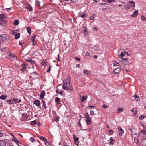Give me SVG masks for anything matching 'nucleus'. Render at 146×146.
<instances>
[{"label": "nucleus", "instance_id": "nucleus-60", "mask_svg": "<svg viewBox=\"0 0 146 146\" xmlns=\"http://www.w3.org/2000/svg\"><path fill=\"white\" fill-rule=\"evenodd\" d=\"M59 117H56L55 121H59Z\"/></svg>", "mask_w": 146, "mask_h": 146}, {"label": "nucleus", "instance_id": "nucleus-56", "mask_svg": "<svg viewBox=\"0 0 146 146\" xmlns=\"http://www.w3.org/2000/svg\"><path fill=\"white\" fill-rule=\"evenodd\" d=\"M30 140L32 142H33L35 141V139L33 137H31L30 139Z\"/></svg>", "mask_w": 146, "mask_h": 146}, {"label": "nucleus", "instance_id": "nucleus-14", "mask_svg": "<svg viewBox=\"0 0 146 146\" xmlns=\"http://www.w3.org/2000/svg\"><path fill=\"white\" fill-rule=\"evenodd\" d=\"M6 143L4 141L2 140H0V146H6Z\"/></svg>", "mask_w": 146, "mask_h": 146}, {"label": "nucleus", "instance_id": "nucleus-7", "mask_svg": "<svg viewBox=\"0 0 146 146\" xmlns=\"http://www.w3.org/2000/svg\"><path fill=\"white\" fill-rule=\"evenodd\" d=\"M34 104L38 107L40 105V101L38 100H35L34 102Z\"/></svg>", "mask_w": 146, "mask_h": 146}, {"label": "nucleus", "instance_id": "nucleus-61", "mask_svg": "<svg viewBox=\"0 0 146 146\" xmlns=\"http://www.w3.org/2000/svg\"><path fill=\"white\" fill-rule=\"evenodd\" d=\"M85 55H86L87 56H90L89 53L88 52H86Z\"/></svg>", "mask_w": 146, "mask_h": 146}, {"label": "nucleus", "instance_id": "nucleus-34", "mask_svg": "<svg viewBox=\"0 0 146 146\" xmlns=\"http://www.w3.org/2000/svg\"><path fill=\"white\" fill-rule=\"evenodd\" d=\"M128 61V60L127 58H122L121 60V62L123 63H124L127 62Z\"/></svg>", "mask_w": 146, "mask_h": 146}, {"label": "nucleus", "instance_id": "nucleus-21", "mask_svg": "<svg viewBox=\"0 0 146 146\" xmlns=\"http://www.w3.org/2000/svg\"><path fill=\"white\" fill-rule=\"evenodd\" d=\"M87 98V96H82V100H81V102H83L84 101H85L86 99Z\"/></svg>", "mask_w": 146, "mask_h": 146}, {"label": "nucleus", "instance_id": "nucleus-64", "mask_svg": "<svg viewBox=\"0 0 146 146\" xmlns=\"http://www.w3.org/2000/svg\"><path fill=\"white\" fill-rule=\"evenodd\" d=\"M90 18L91 20H93L94 18V17L92 16L90 17Z\"/></svg>", "mask_w": 146, "mask_h": 146}, {"label": "nucleus", "instance_id": "nucleus-11", "mask_svg": "<svg viewBox=\"0 0 146 146\" xmlns=\"http://www.w3.org/2000/svg\"><path fill=\"white\" fill-rule=\"evenodd\" d=\"M138 11H135L133 13V14L131 15V16L132 17H136L138 15Z\"/></svg>", "mask_w": 146, "mask_h": 146}, {"label": "nucleus", "instance_id": "nucleus-13", "mask_svg": "<svg viewBox=\"0 0 146 146\" xmlns=\"http://www.w3.org/2000/svg\"><path fill=\"white\" fill-rule=\"evenodd\" d=\"M120 71V69L119 68H117L114 70L113 72L115 74L118 73Z\"/></svg>", "mask_w": 146, "mask_h": 146}, {"label": "nucleus", "instance_id": "nucleus-37", "mask_svg": "<svg viewBox=\"0 0 146 146\" xmlns=\"http://www.w3.org/2000/svg\"><path fill=\"white\" fill-rule=\"evenodd\" d=\"M13 100L14 102H16L17 103H19L21 101V100H19L18 98H15L14 99H13Z\"/></svg>", "mask_w": 146, "mask_h": 146}, {"label": "nucleus", "instance_id": "nucleus-24", "mask_svg": "<svg viewBox=\"0 0 146 146\" xmlns=\"http://www.w3.org/2000/svg\"><path fill=\"white\" fill-rule=\"evenodd\" d=\"M84 34L85 36H87L88 35V33L87 31V29L85 27H84Z\"/></svg>", "mask_w": 146, "mask_h": 146}, {"label": "nucleus", "instance_id": "nucleus-2", "mask_svg": "<svg viewBox=\"0 0 146 146\" xmlns=\"http://www.w3.org/2000/svg\"><path fill=\"white\" fill-rule=\"evenodd\" d=\"M9 39V37L7 35L5 34L0 35V42L5 41H8Z\"/></svg>", "mask_w": 146, "mask_h": 146}, {"label": "nucleus", "instance_id": "nucleus-18", "mask_svg": "<svg viewBox=\"0 0 146 146\" xmlns=\"http://www.w3.org/2000/svg\"><path fill=\"white\" fill-rule=\"evenodd\" d=\"M67 82L66 83H67V84L70 85V77L68 76H67L66 79Z\"/></svg>", "mask_w": 146, "mask_h": 146}, {"label": "nucleus", "instance_id": "nucleus-53", "mask_svg": "<svg viewBox=\"0 0 146 146\" xmlns=\"http://www.w3.org/2000/svg\"><path fill=\"white\" fill-rule=\"evenodd\" d=\"M16 33V32H15V31H12L11 32V34L13 35H15Z\"/></svg>", "mask_w": 146, "mask_h": 146}, {"label": "nucleus", "instance_id": "nucleus-59", "mask_svg": "<svg viewBox=\"0 0 146 146\" xmlns=\"http://www.w3.org/2000/svg\"><path fill=\"white\" fill-rule=\"evenodd\" d=\"M50 70H51L50 66L49 68L47 70V72H48L49 73L50 72Z\"/></svg>", "mask_w": 146, "mask_h": 146}, {"label": "nucleus", "instance_id": "nucleus-32", "mask_svg": "<svg viewBox=\"0 0 146 146\" xmlns=\"http://www.w3.org/2000/svg\"><path fill=\"white\" fill-rule=\"evenodd\" d=\"M36 124H37V122L35 120L32 121L31 122V124L32 125H36Z\"/></svg>", "mask_w": 146, "mask_h": 146}, {"label": "nucleus", "instance_id": "nucleus-58", "mask_svg": "<svg viewBox=\"0 0 146 146\" xmlns=\"http://www.w3.org/2000/svg\"><path fill=\"white\" fill-rule=\"evenodd\" d=\"M14 103V102L13 100H10L9 104H13V103Z\"/></svg>", "mask_w": 146, "mask_h": 146}, {"label": "nucleus", "instance_id": "nucleus-8", "mask_svg": "<svg viewBox=\"0 0 146 146\" xmlns=\"http://www.w3.org/2000/svg\"><path fill=\"white\" fill-rule=\"evenodd\" d=\"M118 129L119 131V133L120 135H122L124 134V131L120 127H118Z\"/></svg>", "mask_w": 146, "mask_h": 146}, {"label": "nucleus", "instance_id": "nucleus-52", "mask_svg": "<svg viewBox=\"0 0 146 146\" xmlns=\"http://www.w3.org/2000/svg\"><path fill=\"white\" fill-rule=\"evenodd\" d=\"M27 7L28 9L30 11H31L32 10V8L29 5H28V6Z\"/></svg>", "mask_w": 146, "mask_h": 146}, {"label": "nucleus", "instance_id": "nucleus-5", "mask_svg": "<svg viewBox=\"0 0 146 146\" xmlns=\"http://www.w3.org/2000/svg\"><path fill=\"white\" fill-rule=\"evenodd\" d=\"M73 139H74V141L75 144L77 146H78L79 143L78 140H79L78 138L76 137L75 135H73Z\"/></svg>", "mask_w": 146, "mask_h": 146}, {"label": "nucleus", "instance_id": "nucleus-3", "mask_svg": "<svg viewBox=\"0 0 146 146\" xmlns=\"http://www.w3.org/2000/svg\"><path fill=\"white\" fill-rule=\"evenodd\" d=\"M130 130L131 132V135L132 137L134 135L136 134V129L135 127H131L130 129Z\"/></svg>", "mask_w": 146, "mask_h": 146}, {"label": "nucleus", "instance_id": "nucleus-23", "mask_svg": "<svg viewBox=\"0 0 146 146\" xmlns=\"http://www.w3.org/2000/svg\"><path fill=\"white\" fill-rule=\"evenodd\" d=\"M45 91H43L40 94V97L41 98H43L45 95Z\"/></svg>", "mask_w": 146, "mask_h": 146}, {"label": "nucleus", "instance_id": "nucleus-15", "mask_svg": "<svg viewBox=\"0 0 146 146\" xmlns=\"http://www.w3.org/2000/svg\"><path fill=\"white\" fill-rule=\"evenodd\" d=\"M83 72L85 74L89 75L91 74V72L86 70H83Z\"/></svg>", "mask_w": 146, "mask_h": 146}, {"label": "nucleus", "instance_id": "nucleus-9", "mask_svg": "<svg viewBox=\"0 0 146 146\" xmlns=\"http://www.w3.org/2000/svg\"><path fill=\"white\" fill-rule=\"evenodd\" d=\"M11 139L12 141L15 142L18 145L20 143V142L19 140L17 139V138L15 137L13 138H12Z\"/></svg>", "mask_w": 146, "mask_h": 146}, {"label": "nucleus", "instance_id": "nucleus-50", "mask_svg": "<svg viewBox=\"0 0 146 146\" xmlns=\"http://www.w3.org/2000/svg\"><path fill=\"white\" fill-rule=\"evenodd\" d=\"M135 142L136 143H139V141L138 139L135 137L134 138Z\"/></svg>", "mask_w": 146, "mask_h": 146}, {"label": "nucleus", "instance_id": "nucleus-39", "mask_svg": "<svg viewBox=\"0 0 146 146\" xmlns=\"http://www.w3.org/2000/svg\"><path fill=\"white\" fill-rule=\"evenodd\" d=\"M119 64L117 62L114 61L113 63V65L114 66H119Z\"/></svg>", "mask_w": 146, "mask_h": 146}, {"label": "nucleus", "instance_id": "nucleus-51", "mask_svg": "<svg viewBox=\"0 0 146 146\" xmlns=\"http://www.w3.org/2000/svg\"><path fill=\"white\" fill-rule=\"evenodd\" d=\"M93 49L95 51L97 50H98V48L96 46H95L94 47H93Z\"/></svg>", "mask_w": 146, "mask_h": 146}, {"label": "nucleus", "instance_id": "nucleus-31", "mask_svg": "<svg viewBox=\"0 0 146 146\" xmlns=\"http://www.w3.org/2000/svg\"><path fill=\"white\" fill-rule=\"evenodd\" d=\"M27 30L29 34L30 35L31 34V30L30 27H28L27 28Z\"/></svg>", "mask_w": 146, "mask_h": 146}, {"label": "nucleus", "instance_id": "nucleus-55", "mask_svg": "<svg viewBox=\"0 0 146 146\" xmlns=\"http://www.w3.org/2000/svg\"><path fill=\"white\" fill-rule=\"evenodd\" d=\"M109 132L111 134H112L113 133V130H109Z\"/></svg>", "mask_w": 146, "mask_h": 146}, {"label": "nucleus", "instance_id": "nucleus-54", "mask_svg": "<svg viewBox=\"0 0 146 146\" xmlns=\"http://www.w3.org/2000/svg\"><path fill=\"white\" fill-rule=\"evenodd\" d=\"M36 3L38 5H39L40 4V2L38 0H36Z\"/></svg>", "mask_w": 146, "mask_h": 146}, {"label": "nucleus", "instance_id": "nucleus-47", "mask_svg": "<svg viewBox=\"0 0 146 146\" xmlns=\"http://www.w3.org/2000/svg\"><path fill=\"white\" fill-rule=\"evenodd\" d=\"M90 114L91 115H94V111L92 110H91L90 112Z\"/></svg>", "mask_w": 146, "mask_h": 146}, {"label": "nucleus", "instance_id": "nucleus-6", "mask_svg": "<svg viewBox=\"0 0 146 146\" xmlns=\"http://www.w3.org/2000/svg\"><path fill=\"white\" fill-rule=\"evenodd\" d=\"M28 117V115L25 113H23L22 115L21 119L24 121H25Z\"/></svg>", "mask_w": 146, "mask_h": 146}, {"label": "nucleus", "instance_id": "nucleus-26", "mask_svg": "<svg viewBox=\"0 0 146 146\" xmlns=\"http://www.w3.org/2000/svg\"><path fill=\"white\" fill-rule=\"evenodd\" d=\"M110 141L109 143V144H113L114 142V140L113 139V137H111L110 138Z\"/></svg>", "mask_w": 146, "mask_h": 146}, {"label": "nucleus", "instance_id": "nucleus-57", "mask_svg": "<svg viewBox=\"0 0 146 146\" xmlns=\"http://www.w3.org/2000/svg\"><path fill=\"white\" fill-rule=\"evenodd\" d=\"M95 31H97L98 30V29L96 27H94L92 28Z\"/></svg>", "mask_w": 146, "mask_h": 146}, {"label": "nucleus", "instance_id": "nucleus-40", "mask_svg": "<svg viewBox=\"0 0 146 146\" xmlns=\"http://www.w3.org/2000/svg\"><path fill=\"white\" fill-rule=\"evenodd\" d=\"M129 3L133 7H134L135 5V3L132 1H129Z\"/></svg>", "mask_w": 146, "mask_h": 146}, {"label": "nucleus", "instance_id": "nucleus-19", "mask_svg": "<svg viewBox=\"0 0 146 146\" xmlns=\"http://www.w3.org/2000/svg\"><path fill=\"white\" fill-rule=\"evenodd\" d=\"M86 121L88 125H91L92 123L91 119L86 120Z\"/></svg>", "mask_w": 146, "mask_h": 146}, {"label": "nucleus", "instance_id": "nucleus-46", "mask_svg": "<svg viewBox=\"0 0 146 146\" xmlns=\"http://www.w3.org/2000/svg\"><path fill=\"white\" fill-rule=\"evenodd\" d=\"M87 17V15L86 14H84L81 16V17L82 18L86 17Z\"/></svg>", "mask_w": 146, "mask_h": 146}, {"label": "nucleus", "instance_id": "nucleus-30", "mask_svg": "<svg viewBox=\"0 0 146 146\" xmlns=\"http://www.w3.org/2000/svg\"><path fill=\"white\" fill-rule=\"evenodd\" d=\"M124 7L126 10H128V9H130L131 7L129 5H125Z\"/></svg>", "mask_w": 146, "mask_h": 146}, {"label": "nucleus", "instance_id": "nucleus-20", "mask_svg": "<svg viewBox=\"0 0 146 146\" xmlns=\"http://www.w3.org/2000/svg\"><path fill=\"white\" fill-rule=\"evenodd\" d=\"M85 118H86V120H88L91 119L89 116V115L88 113H86L85 114Z\"/></svg>", "mask_w": 146, "mask_h": 146}, {"label": "nucleus", "instance_id": "nucleus-1", "mask_svg": "<svg viewBox=\"0 0 146 146\" xmlns=\"http://www.w3.org/2000/svg\"><path fill=\"white\" fill-rule=\"evenodd\" d=\"M62 87L63 89L65 90H67L68 89L69 90L71 91H72L73 90L72 86L70 84V85H68L67 83L64 81H63Z\"/></svg>", "mask_w": 146, "mask_h": 146}, {"label": "nucleus", "instance_id": "nucleus-29", "mask_svg": "<svg viewBox=\"0 0 146 146\" xmlns=\"http://www.w3.org/2000/svg\"><path fill=\"white\" fill-rule=\"evenodd\" d=\"M15 38L16 39H18L20 37V35L19 33H16V34H15Z\"/></svg>", "mask_w": 146, "mask_h": 146}, {"label": "nucleus", "instance_id": "nucleus-38", "mask_svg": "<svg viewBox=\"0 0 146 146\" xmlns=\"http://www.w3.org/2000/svg\"><path fill=\"white\" fill-rule=\"evenodd\" d=\"M7 96L5 95H2L0 96V99H5L7 98Z\"/></svg>", "mask_w": 146, "mask_h": 146}, {"label": "nucleus", "instance_id": "nucleus-63", "mask_svg": "<svg viewBox=\"0 0 146 146\" xmlns=\"http://www.w3.org/2000/svg\"><path fill=\"white\" fill-rule=\"evenodd\" d=\"M26 66V64L25 63H23L22 64V66L23 67H25V66Z\"/></svg>", "mask_w": 146, "mask_h": 146}, {"label": "nucleus", "instance_id": "nucleus-33", "mask_svg": "<svg viewBox=\"0 0 146 146\" xmlns=\"http://www.w3.org/2000/svg\"><path fill=\"white\" fill-rule=\"evenodd\" d=\"M6 17L5 15L3 14H1L0 15V19H2L3 18H5Z\"/></svg>", "mask_w": 146, "mask_h": 146}, {"label": "nucleus", "instance_id": "nucleus-17", "mask_svg": "<svg viewBox=\"0 0 146 146\" xmlns=\"http://www.w3.org/2000/svg\"><path fill=\"white\" fill-rule=\"evenodd\" d=\"M133 97L135 99V100L137 101H138L140 100V97L139 96H137L136 94H135L133 96Z\"/></svg>", "mask_w": 146, "mask_h": 146}, {"label": "nucleus", "instance_id": "nucleus-43", "mask_svg": "<svg viewBox=\"0 0 146 146\" xmlns=\"http://www.w3.org/2000/svg\"><path fill=\"white\" fill-rule=\"evenodd\" d=\"M140 124L141 126L144 128L146 129V126L142 122H141Z\"/></svg>", "mask_w": 146, "mask_h": 146}, {"label": "nucleus", "instance_id": "nucleus-41", "mask_svg": "<svg viewBox=\"0 0 146 146\" xmlns=\"http://www.w3.org/2000/svg\"><path fill=\"white\" fill-rule=\"evenodd\" d=\"M14 23L15 25H17L19 24V22L18 20H16L15 21Z\"/></svg>", "mask_w": 146, "mask_h": 146}, {"label": "nucleus", "instance_id": "nucleus-48", "mask_svg": "<svg viewBox=\"0 0 146 146\" xmlns=\"http://www.w3.org/2000/svg\"><path fill=\"white\" fill-rule=\"evenodd\" d=\"M145 117L143 115L140 116L139 117V119H140L142 120L144 119Z\"/></svg>", "mask_w": 146, "mask_h": 146}, {"label": "nucleus", "instance_id": "nucleus-28", "mask_svg": "<svg viewBox=\"0 0 146 146\" xmlns=\"http://www.w3.org/2000/svg\"><path fill=\"white\" fill-rule=\"evenodd\" d=\"M124 109L121 108H118L117 112L120 113L123 111Z\"/></svg>", "mask_w": 146, "mask_h": 146}, {"label": "nucleus", "instance_id": "nucleus-4", "mask_svg": "<svg viewBox=\"0 0 146 146\" xmlns=\"http://www.w3.org/2000/svg\"><path fill=\"white\" fill-rule=\"evenodd\" d=\"M8 59L11 60H16L17 58V57L14 54H10V55L8 57Z\"/></svg>", "mask_w": 146, "mask_h": 146}, {"label": "nucleus", "instance_id": "nucleus-10", "mask_svg": "<svg viewBox=\"0 0 146 146\" xmlns=\"http://www.w3.org/2000/svg\"><path fill=\"white\" fill-rule=\"evenodd\" d=\"M36 36L35 35L33 36L31 38V40L33 42V43L34 45H35L36 44V40L35 39Z\"/></svg>", "mask_w": 146, "mask_h": 146}, {"label": "nucleus", "instance_id": "nucleus-25", "mask_svg": "<svg viewBox=\"0 0 146 146\" xmlns=\"http://www.w3.org/2000/svg\"><path fill=\"white\" fill-rule=\"evenodd\" d=\"M144 132L142 130L139 134V136H140L141 137H143L145 135L144 133Z\"/></svg>", "mask_w": 146, "mask_h": 146}, {"label": "nucleus", "instance_id": "nucleus-45", "mask_svg": "<svg viewBox=\"0 0 146 146\" xmlns=\"http://www.w3.org/2000/svg\"><path fill=\"white\" fill-rule=\"evenodd\" d=\"M42 102H43V105H42L43 107H44V108L45 109H46V104H45V101H43Z\"/></svg>", "mask_w": 146, "mask_h": 146}, {"label": "nucleus", "instance_id": "nucleus-44", "mask_svg": "<svg viewBox=\"0 0 146 146\" xmlns=\"http://www.w3.org/2000/svg\"><path fill=\"white\" fill-rule=\"evenodd\" d=\"M106 1L108 3L115 2V0H107Z\"/></svg>", "mask_w": 146, "mask_h": 146}, {"label": "nucleus", "instance_id": "nucleus-49", "mask_svg": "<svg viewBox=\"0 0 146 146\" xmlns=\"http://www.w3.org/2000/svg\"><path fill=\"white\" fill-rule=\"evenodd\" d=\"M27 61H28V62H30L32 64H35L34 62L33 61H32V60H28Z\"/></svg>", "mask_w": 146, "mask_h": 146}, {"label": "nucleus", "instance_id": "nucleus-62", "mask_svg": "<svg viewBox=\"0 0 146 146\" xmlns=\"http://www.w3.org/2000/svg\"><path fill=\"white\" fill-rule=\"evenodd\" d=\"M3 133L0 131V137H3Z\"/></svg>", "mask_w": 146, "mask_h": 146}, {"label": "nucleus", "instance_id": "nucleus-12", "mask_svg": "<svg viewBox=\"0 0 146 146\" xmlns=\"http://www.w3.org/2000/svg\"><path fill=\"white\" fill-rule=\"evenodd\" d=\"M142 146H146V138L143 139L141 141Z\"/></svg>", "mask_w": 146, "mask_h": 146}, {"label": "nucleus", "instance_id": "nucleus-27", "mask_svg": "<svg viewBox=\"0 0 146 146\" xmlns=\"http://www.w3.org/2000/svg\"><path fill=\"white\" fill-rule=\"evenodd\" d=\"M39 137L41 140H43L44 141H46L47 140V139L44 137L40 136Z\"/></svg>", "mask_w": 146, "mask_h": 146}, {"label": "nucleus", "instance_id": "nucleus-36", "mask_svg": "<svg viewBox=\"0 0 146 146\" xmlns=\"http://www.w3.org/2000/svg\"><path fill=\"white\" fill-rule=\"evenodd\" d=\"M55 101L56 102L58 103H59L60 102V98L58 97L56 98Z\"/></svg>", "mask_w": 146, "mask_h": 146}, {"label": "nucleus", "instance_id": "nucleus-35", "mask_svg": "<svg viewBox=\"0 0 146 146\" xmlns=\"http://www.w3.org/2000/svg\"><path fill=\"white\" fill-rule=\"evenodd\" d=\"M80 120H81V119H80V120L78 121L77 124H78V126L80 127V130H82V127H81V124L80 123Z\"/></svg>", "mask_w": 146, "mask_h": 146}, {"label": "nucleus", "instance_id": "nucleus-16", "mask_svg": "<svg viewBox=\"0 0 146 146\" xmlns=\"http://www.w3.org/2000/svg\"><path fill=\"white\" fill-rule=\"evenodd\" d=\"M124 52L127 55H130L131 51L129 49H126Z\"/></svg>", "mask_w": 146, "mask_h": 146}, {"label": "nucleus", "instance_id": "nucleus-22", "mask_svg": "<svg viewBox=\"0 0 146 146\" xmlns=\"http://www.w3.org/2000/svg\"><path fill=\"white\" fill-rule=\"evenodd\" d=\"M125 53L124 52H122L119 55V57L120 58H121L124 57L125 55Z\"/></svg>", "mask_w": 146, "mask_h": 146}, {"label": "nucleus", "instance_id": "nucleus-42", "mask_svg": "<svg viewBox=\"0 0 146 146\" xmlns=\"http://www.w3.org/2000/svg\"><path fill=\"white\" fill-rule=\"evenodd\" d=\"M46 63V60H44L41 63V64L43 66Z\"/></svg>", "mask_w": 146, "mask_h": 146}]
</instances>
